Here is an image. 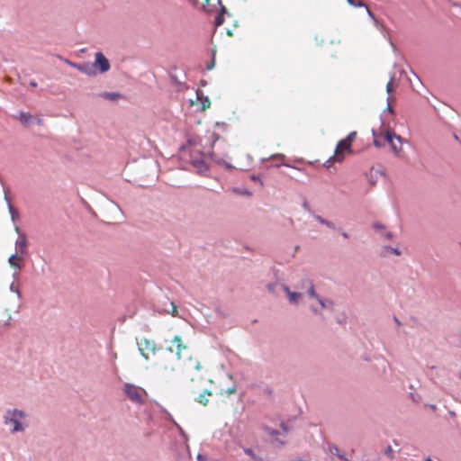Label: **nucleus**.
I'll list each match as a JSON object with an SVG mask.
<instances>
[{"label":"nucleus","instance_id":"nucleus-1","mask_svg":"<svg viewBox=\"0 0 461 461\" xmlns=\"http://www.w3.org/2000/svg\"><path fill=\"white\" fill-rule=\"evenodd\" d=\"M26 416V412L23 410H7L4 415V423L5 425L13 423V428L10 429L11 433L23 432L25 430V426L21 423L20 420L24 419Z\"/></svg>","mask_w":461,"mask_h":461},{"label":"nucleus","instance_id":"nucleus-2","mask_svg":"<svg viewBox=\"0 0 461 461\" xmlns=\"http://www.w3.org/2000/svg\"><path fill=\"white\" fill-rule=\"evenodd\" d=\"M97 74H104L111 68L109 59L101 51H97L95 54V60L93 62Z\"/></svg>","mask_w":461,"mask_h":461},{"label":"nucleus","instance_id":"nucleus-3","mask_svg":"<svg viewBox=\"0 0 461 461\" xmlns=\"http://www.w3.org/2000/svg\"><path fill=\"white\" fill-rule=\"evenodd\" d=\"M140 390H143L132 384L126 383L123 386V392L127 395V397L133 402L137 404H142L143 399L141 394L140 393Z\"/></svg>","mask_w":461,"mask_h":461},{"label":"nucleus","instance_id":"nucleus-4","mask_svg":"<svg viewBox=\"0 0 461 461\" xmlns=\"http://www.w3.org/2000/svg\"><path fill=\"white\" fill-rule=\"evenodd\" d=\"M384 139L391 146L393 152L398 153L402 150V137L397 135L392 130H386L384 132Z\"/></svg>","mask_w":461,"mask_h":461},{"label":"nucleus","instance_id":"nucleus-5","mask_svg":"<svg viewBox=\"0 0 461 461\" xmlns=\"http://www.w3.org/2000/svg\"><path fill=\"white\" fill-rule=\"evenodd\" d=\"M302 207L305 211H307L309 214L321 224L325 225L330 229H336V225L334 224V222L324 219L319 214H316L315 212L311 209L309 203L307 201H303V203H302Z\"/></svg>","mask_w":461,"mask_h":461},{"label":"nucleus","instance_id":"nucleus-6","mask_svg":"<svg viewBox=\"0 0 461 461\" xmlns=\"http://www.w3.org/2000/svg\"><path fill=\"white\" fill-rule=\"evenodd\" d=\"M200 154H201L202 158H192L191 164L195 168V170L198 174L204 175L209 170V167L204 161V158L207 157V155L203 151H201Z\"/></svg>","mask_w":461,"mask_h":461},{"label":"nucleus","instance_id":"nucleus-7","mask_svg":"<svg viewBox=\"0 0 461 461\" xmlns=\"http://www.w3.org/2000/svg\"><path fill=\"white\" fill-rule=\"evenodd\" d=\"M139 345V351L140 355L146 359H149V356L145 353V350L151 351L153 354L156 352V344L152 340H149L148 339H143Z\"/></svg>","mask_w":461,"mask_h":461},{"label":"nucleus","instance_id":"nucleus-8","mask_svg":"<svg viewBox=\"0 0 461 461\" xmlns=\"http://www.w3.org/2000/svg\"><path fill=\"white\" fill-rule=\"evenodd\" d=\"M173 346L176 347L174 349L173 347H169L167 348L169 354H172L174 351L176 352V360H179L181 358V352L183 349H185V346L182 344L181 337L178 335H176L172 340Z\"/></svg>","mask_w":461,"mask_h":461},{"label":"nucleus","instance_id":"nucleus-9","mask_svg":"<svg viewBox=\"0 0 461 461\" xmlns=\"http://www.w3.org/2000/svg\"><path fill=\"white\" fill-rule=\"evenodd\" d=\"M4 192H5V200L7 203V208H8V211H9V213H10V216H11V220L13 221H15L20 214H19V212L17 209H15L13 205H12V203L8 197V188L7 187H5L4 186Z\"/></svg>","mask_w":461,"mask_h":461},{"label":"nucleus","instance_id":"nucleus-10","mask_svg":"<svg viewBox=\"0 0 461 461\" xmlns=\"http://www.w3.org/2000/svg\"><path fill=\"white\" fill-rule=\"evenodd\" d=\"M79 71L88 77H95L97 75V71L95 68L93 62L90 61L83 62Z\"/></svg>","mask_w":461,"mask_h":461},{"label":"nucleus","instance_id":"nucleus-11","mask_svg":"<svg viewBox=\"0 0 461 461\" xmlns=\"http://www.w3.org/2000/svg\"><path fill=\"white\" fill-rule=\"evenodd\" d=\"M15 230L18 233H20V228L19 227H16ZM15 246H16L17 250L20 253L23 254V253L25 252V248L27 246V238H26L25 234H19V238L16 240Z\"/></svg>","mask_w":461,"mask_h":461},{"label":"nucleus","instance_id":"nucleus-12","mask_svg":"<svg viewBox=\"0 0 461 461\" xmlns=\"http://www.w3.org/2000/svg\"><path fill=\"white\" fill-rule=\"evenodd\" d=\"M283 290L286 294L289 302L291 303L297 304L299 299L302 297V294L298 292H292L286 285H283Z\"/></svg>","mask_w":461,"mask_h":461},{"label":"nucleus","instance_id":"nucleus-13","mask_svg":"<svg viewBox=\"0 0 461 461\" xmlns=\"http://www.w3.org/2000/svg\"><path fill=\"white\" fill-rule=\"evenodd\" d=\"M220 135L214 131L211 132L210 133V139L212 140L210 141V150L206 153L207 157L210 158L212 160H214L215 158V154L213 152V148L215 146V143L220 140Z\"/></svg>","mask_w":461,"mask_h":461},{"label":"nucleus","instance_id":"nucleus-14","mask_svg":"<svg viewBox=\"0 0 461 461\" xmlns=\"http://www.w3.org/2000/svg\"><path fill=\"white\" fill-rule=\"evenodd\" d=\"M357 135V132L356 131H351L347 137L346 139H343V140H340L338 144H337V147H336V152L339 150V149H340L342 147V145L345 144V148L346 149H351V141L355 139Z\"/></svg>","mask_w":461,"mask_h":461},{"label":"nucleus","instance_id":"nucleus-15","mask_svg":"<svg viewBox=\"0 0 461 461\" xmlns=\"http://www.w3.org/2000/svg\"><path fill=\"white\" fill-rule=\"evenodd\" d=\"M324 450L329 452L330 454L335 455L341 461H348V457L344 454H342L339 451V447L334 444H328L327 449Z\"/></svg>","mask_w":461,"mask_h":461},{"label":"nucleus","instance_id":"nucleus-16","mask_svg":"<svg viewBox=\"0 0 461 461\" xmlns=\"http://www.w3.org/2000/svg\"><path fill=\"white\" fill-rule=\"evenodd\" d=\"M164 411L167 413V417H168V420H171L173 422V424L176 427V429H178V432H179V435L180 437L185 441V443L188 441L189 439V437L188 435L185 432V430L181 428V426L179 424H177L172 415L167 412L166 410H164Z\"/></svg>","mask_w":461,"mask_h":461},{"label":"nucleus","instance_id":"nucleus-17","mask_svg":"<svg viewBox=\"0 0 461 461\" xmlns=\"http://www.w3.org/2000/svg\"><path fill=\"white\" fill-rule=\"evenodd\" d=\"M100 97L110 100L116 101L119 98L122 97V95L119 92H103L98 95Z\"/></svg>","mask_w":461,"mask_h":461},{"label":"nucleus","instance_id":"nucleus-18","mask_svg":"<svg viewBox=\"0 0 461 461\" xmlns=\"http://www.w3.org/2000/svg\"><path fill=\"white\" fill-rule=\"evenodd\" d=\"M227 13V9L224 5H221L220 13L214 18L215 27H220L224 23V14Z\"/></svg>","mask_w":461,"mask_h":461},{"label":"nucleus","instance_id":"nucleus-19","mask_svg":"<svg viewBox=\"0 0 461 461\" xmlns=\"http://www.w3.org/2000/svg\"><path fill=\"white\" fill-rule=\"evenodd\" d=\"M195 94H196L197 99L200 100L201 103H202L203 110H204L206 108H209L210 104H211V102H210L208 96L204 95L202 91H199V90H196Z\"/></svg>","mask_w":461,"mask_h":461},{"label":"nucleus","instance_id":"nucleus-20","mask_svg":"<svg viewBox=\"0 0 461 461\" xmlns=\"http://www.w3.org/2000/svg\"><path fill=\"white\" fill-rule=\"evenodd\" d=\"M211 392L208 390H203L196 398L195 401L203 405H206L208 403L207 396L211 395Z\"/></svg>","mask_w":461,"mask_h":461},{"label":"nucleus","instance_id":"nucleus-21","mask_svg":"<svg viewBox=\"0 0 461 461\" xmlns=\"http://www.w3.org/2000/svg\"><path fill=\"white\" fill-rule=\"evenodd\" d=\"M18 119L24 125H29L32 122V114L28 112H20Z\"/></svg>","mask_w":461,"mask_h":461},{"label":"nucleus","instance_id":"nucleus-22","mask_svg":"<svg viewBox=\"0 0 461 461\" xmlns=\"http://www.w3.org/2000/svg\"><path fill=\"white\" fill-rule=\"evenodd\" d=\"M344 159L343 154H334L332 157H330L329 159H327L323 166L325 167H330L331 162H341Z\"/></svg>","mask_w":461,"mask_h":461},{"label":"nucleus","instance_id":"nucleus-23","mask_svg":"<svg viewBox=\"0 0 461 461\" xmlns=\"http://www.w3.org/2000/svg\"><path fill=\"white\" fill-rule=\"evenodd\" d=\"M319 304L322 309H330L331 312L333 311L334 303L333 301L330 299H322L319 298L318 300Z\"/></svg>","mask_w":461,"mask_h":461},{"label":"nucleus","instance_id":"nucleus-24","mask_svg":"<svg viewBox=\"0 0 461 461\" xmlns=\"http://www.w3.org/2000/svg\"><path fill=\"white\" fill-rule=\"evenodd\" d=\"M307 282H309V284H310V287L307 290L308 295L310 297L314 298V299H316L318 301L320 296L316 294V291H315L314 285H313L312 281V280H307Z\"/></svg>","mask_w":461,"mask_h":461},{"label":"nucleus","instance_id":"nucleus-25","mask_svg":"<svg viewBox=\"0 0 461 461\" xmlns=\"http://www.w3.org/2000/svg\"><path fill=\"white\" fill-rule=\"evenodd\" d=\"M243 452H244V454H246L249 456H251L255 460H259L260 459V457L258 456H257L255 454L254 450L252 448H250V447H244L243 448Z\"/></svg>","mask_w":461,"mask_h":461},{"label":"nucleus","instance_id":"nucleus-26","mask_svg":"<svg viewBox=\"0 0 461 461\" xmlns=\"http://www.w3.org/2000/svg\"><path fill=\"white\" fill-rule=\"evenodd\" d=\"M18 258V256L16 253L14 254H12L9 258H8V262L9 264L13 267H15V268H21V266L17 263L14 262V259H17Z\"/></svg>","mask_w":461,"mask_h":461},{"label":"nucleus","instance_id":"nucleus-27","mask_svg":"<svg viewBox=\"0 0 461 461\" xmlns=\"http://www.w3.org/2000/svg\"><path fill=\"white\" fill-rule=\"evenodd\" d=\"M215 50H212V59L206 66L207 70H212L215 67Z\"/></svg>","mask_w":461,"mask_h":461},{"label":"nucleus","instance_id":"nucleus-28","mask_svg":"<svg viewBox=\"0 0 461 461\" xmlns=\"http://www.w3.org/2000/svg\"><path fill=\"white\" fill-rule=\"evenodd\" d=\"M348 3L354 6V7H362V6H366V5L364 4V2L362 0H347Z\"/></svg>","mask_w":461,"mask_h":461},{"label":"nucleus","instance_id":"nucleus-29","mask_svg":"<svg viewBox=\"0 0 461 461\" xmlns=\"http://www.w3.org/2000/svg\"><path fill=\"white\" fill-rule=\"evenodd\" d=\"M233 190H234V192H236L240 194H243V195H247V196H250L252 194V193L246 188H234Z\"/></svg>","mask_w":461,"mask_h":461},{"label":"nucleus","instance_id":"nucleus-30","mask_svg":"<svg viewBox=\"0 0 461 461\" xmlns=\"http://www.w3.org/2000/svg\"><path fill=\"white\" fill-rule=\"evenodd\" d=\"M384 249L389 250L393 255L399 256L401 255V251L398 248H393L390 246H384Z\"/></svg>","mask_w":461,"mask_h":461},{"label":"nucleus","instance_id":"nucleus-31","mask_svg":"<svg viewBox=\"0 0 461 461\" xmlns=\"http://www.w3.org/2000/svg\"><path fill=\"white\" fill-rule=\"evenodd\" d=\"M384 455H386L391 459L393 458V451L391 446L386 447V448L384 449Z\"/></svg>","mask_w":461,"mask_h":461},{"label":"nucleus","instance_id":"nucleus-32","mask_svg":"<svg viewBox=\"0 0 461 461\" xmlns=\"http://www.w3.org/2000/svg\"><path fill=\"white\" fill-rule=\"evenodd\" d=\"M167 312L172 314L173 316L176 315V306L175 305V303L173 302L170 303V310L167 309Z\"/></svg>","mask_w":461,"mask_h":461},{"label":"nucleus","instance_id":"nucleus-33","mask_svg":"<svg viewBox=\"0 0 461 461\" xmlns=\"http://www.w3.org/2000/svg\"><path fill=\"white\" fill-rule=\"evenodd\" d=\"M67 64L79 71V68L82 67V63H76L69 60H66Z\"/></svg>","mask_w":461,"mask_h":461},{"label":"nucleus","instance_id":"nucleus-34","mask_svg":"<svg viewBox=\"0 0 461 461\" xmlns=\"http://www.w3.org/2000/svg\"><path fill=\"white\" fill-rule=\"evenodd\" d=\"M265 430L271 436H276V435H278L279 434V431L277 429H272V428H269V427H266L265 428Z\"/></svg>","mask_w":461,"mask_h":461},{"label":"nucleus","instance_id":"nucleus-35","mask_svg":"<svg viewBox=\"0 0 461 461\" xmlns=\"http://www.w3.org/2000/svg\"><path fill=\"white\" fill-rule=\"evenodd\" d=\"M214 161H215L217 164H219V165H221V164H224V165H225V167H226L228 169H231V168L233 167L231 164H230V163H226L225 161H223V160H222V159H221V158H219V159L214 158Z\"/></svg>","mask_w":461,"mask_h":461},{"label":"nucleus","instance_id":"nucleus-36","mask_svg":"<svg viewBox=\"0 0 461 461\" xmlns=\"http://www.w3.org/2000/svg\"><path fill=\"white\" fill-rule=\"evenodd\" d=\"M276 284H275V283H268L267 285V289L268 290L269 293L274 294L275 291H276Z\"/></svg>","mask_w":461,"mask_h":461},{"label":"nucleus","instance_id":"nucleus-37","mask_svg":"<svg viewBox=\"0 0 461 461\" xmlns=\"http://www.w3.org/2000/svg\"><path fill=\"white\" fill-rule=\"evenodd\" d=\"M389 100H390V97L387 98V105H386L385 109L384 110L383 113H384L385 112H388L390 113H394V110L391 106V104L389 103Z\"/></svg>","mask_w":461,"mask_h":461},{"label":"nucleus","instance_id":"nucleus-38","mask_svg":"<svg viewBox=\"0 0 461 461\" xmlns=\"http://www.w3.org/2000/svg\"><path fill=\"white\" fill-rule=\"evenodd\" d=\"M9 289L11 292L15 293L19 298L22 296L20 290L15 288L14 284L10 285Z\"/></svg>","mask_w":461,"mask_h":461},{"label":"nucleus","instance_id":"nucleus-39","mask_svg":"<svg viewBox=\"0 0 461 461\" xmlns=\"http://www.w3.org/2000/svg\"><path fill=\"white\" fill-rule=\"evenodd\" d=\"M373 227H374V229H375V230H377V231H379V230H384V224H382V223H380V222H375V223L373 224Z\"/></svg>","mask_w":461,"mask_h":461},{"label":"nucleus","instance_id":"nucleus-40","mask_svg":"<svg viewBox=\"0 0 461 461\" xmlns=\"http://www.w3.org/2000/svg\"><path fill=\"white\" fill-rule=\"evenodd\" d=\"M392 83H393V77H391L390 81L387 83L386 85V92L387 94H391L392 91H393V86H392Z\"/></svg>","mask_w":461,"mask_h":461},{"label":"nucleus","instance_id":"nucleus-41","mask_svg":"<svg viewBox=\"0 0 461 461\" xmlns=\"http://www.w3.org/2000/svg\"><path fill=\"white\" fill-rule=\"evenodd\" d=\"M164 369L166 371L174 372L176 370V366L174 365L168 364L164 366Z\"/></svg>","mask_w":461,"mask_h":461},{"label":"nucleus","instance_id":"nucleus-42","mask_svg":"<svg viewBox=\"0 0 461 461\" xmlns=\"http://www.w3.org/2000/svg\"><path fill=\"white\" fill-rule=\"evenodd\" d=\"M280 427L285 434L289 432V428L284 421L280 423Z\"/></svg>","mask_w":461,"mask_h":461},{"label":"nucleus","instance_id":"nucleus-43","mask_svg":"<svg viewBox=\"0 0 461 461\" xmlns=\"http://www.w3.org/2000/svg\"><path fill=\"white\" fill-rule=\"evenodd\" d=\"M335 230H338L343 238H345V239L348 238V234L346 231H344L341 228L336 227Z\"/></svg>","mask_w":461,"mask_h":461},{"label":"nucleus","instance_id":"nucleus-44","mask_svg":"<svg viewBox=\"0 0 461 461\" xmlns=\"http://www.w3.org/2000/svg\"><path fill=\"white\" fill-rule=\"evenodd\" d=\"M350 149H346L345 144H344V145H342V147L340 149H339V150L337 152L335 151V154H342L343 151H348Z\"/></svg>","mask_w":461,"mask_h":461},{"label":"nucleus","instance_id":"nucleus-45","mask_svg":"<svg viewBox=\"0 0 461 461\" xmlns=\"http://www.w3.org/2000/svg\"><path fill=\"white\" fill-rule=\"evenodd\" d=\"M410 396L411 397L413 402H418L420 399V397L419 395H416L414 393H411Z\"/></svg>","mask_w":461,"mask_h":461},{"label":"nucleus","instance_id":"nucleus-46","mask_svg":"<svg viewBox=\"0 0 461 461\" xmlns=\"http://www.w3.org/2000/svg\"><path fill=\"white\" fill-rule=\"evenodd\" d=\"M206 459L205 456H203V454L201 453H198L197 456H196V460L197 461H204Z\"/></svg>","mask_w":461,"mask_h":461},{"label":"nucleus","instance_id":"nucleus-47","mask_svg":"<svg viewBox=\"0 0 461 461\" xmlns=\"http://www.w3.org/2000/svg\"><path fill=\"white\" fill-rule=\"evenodd\" d=\"M373 143L375 147H378V148L382 147V143L375 138L374 139Z\"/></svg>","mask_w":461,"mask_h":461},{"label":"nucleus","instance_id":"nucleus-48","mask_svg":"<svg viewBox=\"0 0 461 461\" xmlns=\"http://www.w3.org/2000/svg\"><path fill=\"white\" fill-rule=\"evenodd\" d=\"M384 238L387 240H391L393 238V233L388 231L384 234Z\"/></svg>","mask_w":461,"mask_h":461},{"label":"nucleus","instance_id":"nucleus-49","mask_svg":"<svg viewBox=\"0 0 461 461\" xmlns=\"http://www.w3.org/2000/svg\"><path fill=\"white\" fill-rule=\"evenodd\" d=\"M235 390H236L235 387H230V388L227 389L226 393L228 394H231V393H233L235 392Z\"/></svg>","mask_w":461,"mask_h":461},{"label":"nucleus","instance_id":"nucleus-50","mask_svg":"<svg viewBox=\"0 0 461 461\" xmlns=\"http://www.w3.org/2000/svg\"><path fill=\"white\" fill-rule=\"evenodd\" d=\"M385 124V122H384V119L383 118V113L380 115V126L383 127L384 126Z\"/></svg>","mask_w":461,"mask_h":461},{"label":"nucleus","instance_id":"nucleus-51","mask_svg":"<svg viewBox=\"0 0 461 461\" xmlns=\"http://www.w3.org/2000/svg\"><path fill=\"white\" fill-rule=\"evenodd\" d=\"M216 313H217L219 316L222 317V318H224V317H225V314H224V313H223V312H221L220 309H217V310H216Z\"/></svg>","mask_w":461,"mask_h":461},{"label":"nucleus","instance_id":"nucleus-52","mask_svg":"<svg viewBox=\"0 0 461 461\" xmlns=\"http://www.w3.org/2000/svg\"><path fill=\"white\" fill-rule=\"evenodd\" d=\"M172 79L174 80V82H175L176 85H178V86H184V84H183L182 82L178 81L176 77H172Z\"/></svg>","mask_w":461,"mask_h":461},{"label":"nucleus","instance_id":"nucleus-53","mask_svg":"<svg viewBox=\"0 0 461 461\" xmlns=\"http://www.w3.org/2000/svg\"><path fill=\"white\" fill-rule=\"evenodd\" d=\"M30 86H31L32 87H36V86H38V84H37V82H36V81L32 80V81H30Z\"/></svg>","mask_w":461,"mask_h":461},{"label":"nucleus","instance_id":"nucleus-54","mask_svg":"<svg viewBox=\"0 0 461 461\" xmlns=\"http://www.w3.org/2000/svg\"><path fill=\"white\" fill-rule=\"evenodd\" d=\"M428 406L432 411H436L437 410V405L436 404H429Z\"/></svg>","mask_w":461,"mask_h":461},{"label":"nucleus","instance_id":"nucleus-55","mask_svg":"<svg viewBox=\"0 0 461 461\" xmlns=\"http://www.w3.org/2000/svg\"><path fill=\"white\" fill-rule=\"evenodd\" d=\"M264 392H265L267 395H271V394H272V390H271V389H269V388H266V389L264 390Z\"/></svg>","mask_w":461,"mask_h":461},{"label":"nucleus","instance_id":"nucleus-56","mask_svg":"<svg viewBox=\"0 0 461 461\" xmlns=\"http://www.w3.org/2000/svg\"><path fill=\"white\" fill-rule=\"evenodd\" d=\"M311 309H312V312H313V313H315V314H319V311H318V309H317V308H315V307L312 306V308H311Z\"/></svg>","mask_w":461,"mask_h":461},{"label":"nucleus","instance_id":"nucleus-57","mask_svg":"<svg viewBox=\"0 0 461 461\" xmlns=\"http://www.w3.org/2000/svg\"><path fill=\"white\" fill-rule=\"evenodd\" d=\"M364 7L366 9L367 14H368V16H370V17H374V16H373L372 12L367 8V6L366 5V6H364Z\"/></svg>","mask_w":461,"mask_h":461},{"label":"nucleus","instance_id":"nucleus-58","mask_svg":"<svg viewBox=\"0 0 461 461\" xmlns=\"http://www.w3.org/2000/svg\"><path fill=\"white\" fill-rule=\"evenodd\" d=\"M195 369L198 371L201 369V364L198 361L195 364Z\"/></svg>","mask_w":461,"mask_h":461},{"label":"nucleus","instance_id":"nucleus-59","mask_svg":"<svg viewBox=\"0 0 461 461\" xmlns=\"http://www.w3.org/2000/svg\"><path fill=\"white\" fill-rule=\"evenodd\" d=\"M393 320H394V321H395L398 325H401V321H399V319H398L396 316H393Z\"/></svg>","mask_w":461,"mask_h":461},{"label":"nucleus","instance_id":"nucleus-60","mask_svg":"<svg viewBox=\"0 0 461 461\" xmlns=\"http://www.w3.org/2000/svg\"><path fill=\"white\" fill-rule=\"evenodd\" d=\"M209 1L210 0H204V4L203 5V8L205 9V6L206 5H209Z\"/></svg>","mask_w":461,"mask_h":461},{"label":"nucleus","instance_id":"nucleus-61","mask_svg":"<svg viewBox=\"0 0 461 461\" xmlns=\"http://www.w3.org/2000/svg\"><path fill=\"white\" fill-rule=\"evenodd\" d=\"M251 179L252 180H260V177L258 176H252Z\"/></svg>","mask_w":461,"mask_h":461},{"label":"nucleus","instance_id":"nucleus-62","mask_svg":"<svg viewBox=\"0 0 461 461\" xmlns=\"http://www.w3.org/2000/svg\"><path fill=\"white\" fill-rule=\"evenodd\" d=\"M42 123V120L41 119H38L37 120V124L41 125Z\"/></svg>","mask_w":461,"mask_h":461},{"label":"nucleus","instance_id":"nucleus-63","mask_svg":"<svg viewBox=\"0 0 461 461\" xmlns=\"http://www.w3.org/2000/svg\"><path fill=\"white\" fill-rule=\"evenodd\" d=\"M187 142H188V144H189V145H193V144H194L193 140H191V139H189V140H187Z\"/></svg>","mask_w":461,"mask_h":461},{"label":"nucleus","instance_id":"nucleus-64","mask_svg":"<svg viewBox=\"0 0 461 461\" xmlns=\"http://www.w3.org/2000/svg\"><path fill=\"white\" fill-rule=\"evenodd\" d=\"M424 461H433V460L431 459L430 456H428L427 458L424 459Z\"/></svg>","mask_w":461,"mask_h":461}]
</instances>
